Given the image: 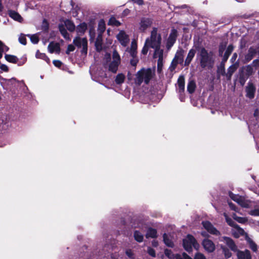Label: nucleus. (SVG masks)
I'll use <instances>...</instances> for the list:
<instances>
[{
  "label": "nucleus",
  "mask_w": 259,
  "mask_h": 259,
  "mask_svg": "<svg viewBox=\"0 0 259 259\" xmlns=\"http://www.w3.org/2000/svg\"><path fill=\"white\" fill-rule=\"evenodd\" d=\"M224 47H223V46H221L220 47V49H219V53L220 54H222L223 51H224Z\"/></svg>",
  "instance_id": "64"
},
{
  "label": "nucleus",
  "mask_w": 259,
  "mask_h": 259,
  "mask_svg": "<svg viewBox=\"0 0 259 259\" xmlns=\"http://www.w3.org/2000/svg\"><path fill=\"white\" fill-rule=\"evenodd\" d=\"M8 14L10 17L16 21L21 22L22 20V18L21 16L17 12L14 11L9 10L8 11Z\"/></svg>",
  "instance_id": "28"
},
{
  "label": "nucleus",
  "mask_w": 259,
  "mask_h": 259,
  "mask_svg": "<svg viewBox=\"0 0 259 259\" xmlns=\"http://www.w3.org/2000/svg\"><path fill=\"white\" fill-rule=\"evenodd\" d=\"M108 24L109 25L118 26L120 25V22L119 21H118L117 20H116V19L115 17H112L109 20Z\"/></svg>",
  "instance_id": "41"
},
{
  "label": "nucleus",
  "mask_w": 259,
  "mask_h": 259,
  "mask_svg": "<svg viewBox=\"0 0 259 259\" xmlns=\"http://www.w3.org/2000/svg\"><path fill=\"white\" fill-rule=\"evenodd\" d=\"M125 253H126V254L127 255V256L128 257H129L130 258H134V257H135L134 254L131 249L126 250Z\"/></svg>",
  "instance_id": "50"
},
{
  "label": "nucleus",
  "mask_w": 259,
  "mask_h": 259,
  "mask_svg": "<svg viewBox=\"0 0 259 259\" xmlns=\"http://www.w3.org/2000/svg\"><path fill=\"white\" fill-rule=\"evenodd\" d=\"M195 88V82L193 80H191L188 84L187 91L189 93L192 94L194 92Z\"/></svg>",
  "instance_id": "39"
},
{
  "label": "nucleus",
  "mask_w": 259,
  "mask_h": 259,
  "mask_svg": "<svg viewBox=\"0 0 259 259\" xmlns=\"http://www.w3.org/2000/svg\"><path fill=\"white\" fill-rule=\"evenodd\" d=\"M3 46V42L0 40V58H1L3 56V54H2Z\"/></svg>",
  "instance_id": "63"
},
{
  "label": "nucleus",
  "mask_w": 259,
  "mask_h": 259,
  "mask_svg": "<svg viewBox=\"0 0 259 259\" xmlns=\"http://www.w3.org/2000/svg\"><path fill=\"white\" fill-rule=\"evenodd\" d=\"M154 49L153 57L154 58H158L157 70L158 72H160L162 70L163 66V50L161 49L160 47Z\"/></svg>",
  "instance_id": "7"
},
{
  "label": "nucleus",
  "mask_w": 259,
  "mask_h": 259,
  "mask_svg": "<svg viewBox=\"0 0 259 259\" xmlns=\"http://www.w3.org/2000/svg\"><path fill=\"white\" fill-rule=\"evenodd\" d=\"M221 248L222 249L225 256L226 258H230L231 256L232 253L227 247L222 246Z\"/></svg>",
  "instance_id": "44"
},
{
  "label": "nucleus",
  "mask_w": 259,
  "mask_h": 259,
  "mask_svg": "<svg viewBox=\"0 0 259 259\" xmlns=\"http://www.w3.org/2000/svg\"><path fill=\"white\" fill-rule=\"evenodd\" d=\"M138 63V59L136 57L135 58H133V59L131 60V64L132 66H136Z\"/></svg>",
  "instance_id": "55"
},
{
  "label": "nucleus",
  "mask_w": 259,
  "mask_h": 259,
  "mask_svg": "<svg viewBox=\"0 0 259 259\" xmlns=\"http://www.w3.org/2000/svg\"><path fill=\"white\" fill-rule=\"evenodd\" d=\"M135 83L140 85L142 83L148 84L153 76V72L151 68H142L138 71L135 75Z\"/></svg>",
  "instance_id": "2"
},
{
  "label": "nucleus",
  "mask_w": 259,
  "mask_h": 259,
  "mask_svg": "<svg viewBox=\"0 0 259 259\" xmlns=\"http://www.w3.org/2000/svg\"><path fill=\"white\" fill-rule=\"evenodd\" d=\"M177 37V31L175 29H172L168 36L167 41L166 47L168 49H170L175 44Z\"/></svg>",
  "instance_id": "14"
},
{
  "label": "nucleus",
  "mask_w": 259,
  "mask_h": 259,
  "mask_svg": "<svg viewBox=\"0 0 259 259\" xmlns=\"http://www.w3.org/2000/svg\"><path fill=\"white\" fill-rule=\"evenodd\" d=\"M116 37L123 47H126L130 42L129 36L123 30L120 31Z\"/></svg>",
  "instance_id": "10"
},
{
  "label": "nucleus",
  "mask_w": 259,
  "mask_h": 259,
  "mask_svg": "<svg viewBox=\"0 0 259 259\" xmlns=\"http://www.w3.org/2000/svg\"><path fill=\"white\" fill-rule=\"evenodd\" d=\"M220 241H224L232 251H237V246L235 244L233 240L230 238L227 237H223L220 239Z\"/></svg>",
  "instance_id": "15"
},
{
  "label": "nucleus",
  "mask_w": 259,
  "mask_h": 259,
  "mask_svg": "<svg viewBox=\"0 0 259 259\" xmlns=\"http://www.w3.org/2000/svg\"><path fill=\"white\" fill-rule=\"evenodd\" d=\"M75 50V47L72 45H69L68 46L67 50H66V54H69L70 52H73Z\"/></svg>",
  "instance_id": "51"
},
{
  "label": "nucleus",
  "mask_w": 259,
  "mask_h": 259,
  "mask_svg": "<svg viewBox=\"0 0 259 259\" xmlns=\"http://www.w3.org/2000/svg\"><path fill=\"white\" fill-rule=\"evenodd\" d=\"M53 64L56 67L58 68H61V66L62 65V63L59 60H54Z\"/></svg>",
  "instance_id": "54"
},
{
  "label": "nucleus",
  "mask_w": 259,
  "mask_h": 259,
  "mask_svg": "<svg viewBox=\"0 0 259 259\" xmlns=\"http://www.w3.org/2000/svg\"><path fill=\"white\" fill-rule=\"evenodd\" d=\"M132 1L139 6H142L144 4L143 0H132Z\"/></svg>",
  "instance_id": "57"
},
{
  "label": "nucleus",
  "mask_w": 259,
  "mask_h": 259,
  "mask_svg": "<svg viewBox=\"0 0 259 259\" xmlns=\"http://www.w3.org/2000/svg\"><path fill=\"white\" fill-rule=\"evenodd\" d=\"M233 218L238 223L241 224L245 223L247 221V220L245 218L237 217L235 214L233 215Z\"/></svg>",
  "instance_id": "45"
},
{
  "label": "nucleus",
  "mask_w": 259,
  "mask_h": 259,
  "mask_svg": "<svg viewBox=\"0 0 259 259\" xmlns=\"http://www.w3.org/2000/svg\"><path fill=\"white\" fill-rule=\"evenodd\" d=\"M125 75L123 74H122V73L118 74L115 77V83L117 84H120L122 83L125 80Z\"/></svg>",
  "instance_id": "38"
},
{
  "label": "nucleus",
  "mask_w": 259,
  "mask_h": 259,
  "mask_svg": "<svg viewBox=\"0 0 259 259\" xmlns=\"http://www.w3.org/2000/svg\"><path fill=\"white\" fill-rule=\"evenodd\" d=\"M229 205L230 207V208L232 209V210H234L236 211H237V209H236V206L234 205V204H233L231 202H229Z\"/></svg>",
  "instance_id": "61"
},
{
  "label": "nucleus",
  "mask_w": 259,
  "mask_h": 259,
  "mask_svg": "<svg viewBox=\"0 0 259 259\" xmlns=\"http://www.w3.org/2000/svg\"><path fill=\"white\" fill-rule=\"evenodd\" d=\"M0 68L6 72L8 71L9 70L8 66L5 64L1 65Z\"/></svg>",
  "instance_id": "58"
},
{
  "label": "nucleus",
  "mask_w": 259,
  "mask_h": 259,
  "mask_svg": "<svg viewBox=\"0 0 259 259\" xmlns=\"http://www.w3.org/2000/svg\"><path fill=\"white\" fill-rule=\"evenodd\" d=\"M196 51L195 50L192 49H191L187 55V57L185 61V65L188 66L192 60L195 55Z\"/></svg>",
  "instance_id": "25"
},
{
  "label": "nucleus",
  "mask_w": 259,
  "mask_h": 259,
  "mask_svg": "<svg viewBox=\"0 0 259 259\" xmlns=\"http://www.w3.org/2000/svg\"><path fill=\"white\" fill-rule=\"evenodd\" d=\"M41 27V30L42 31H47L48 30V29H49V23L47 21V20H46L45 19H44L43 20Z\"/></svg>",
  "instance_id": "48"
},
{
  "label": "nucleus",
  "mask_w": 259,
  "mask_h": 259,
  "mask_svg": "<svg viewBox=\"0 0 259 259\" xmlns=\"http://www.w3.org/2000/svg\"><path fill=\"white\" fill-rule=\"evenodd\" d=\"M105 59L106 60V63L104 64L105 67L108 68L109 71L114 73H116L121 62L120 57L118 52L114 50L112 57L109 54H106L105 56Z\"/></svg>",
  "instance_id": "1"
},
{
  "label": "nucleus",
  "mask_w": 259,
  "mask_h": 259,
  "mask_svg": "<svg viewBox=\"0 0 259 259\" xmlns=\"http://www.w3.org/2000/svg\"><path fill=\"white\" fill-rule=\"evenodd\" d=\"M229 196L234 201L243 207L248 208L251 206V202L246 199L244 197L229 192Z\"/></svg>",
  "instance_id": "6"
},
{
  "label": "nucleus",
  "mask_w": 259,
  "mask_h": 259,
  "mask_svg": "<svg viewBox=\"0 0 259 259\" xmlns=\"http://www.w3.org/2000/svg\"><path fill=\"white\" fill-rule=\"evenodd\" d=\"M232 234L233 236L235 238H239L241 236H243L244 234L246 235L244 230L239 227L238 225H235L234 228L231 231Z\"/></svg>",
  "instance_id": "18"
},
{
  "label": "nucleus",
  "mask_w": 259,
  "mask_h": 259,
  "mask_svg": "<svg viewBox=\"0 0 259 259\" xmlns=\"http://www.w3.org/2000/svg\"><path fill=\"white\" fill-rule=\"evenodd\" d=\"M224 216L226 218V222H227L228 225H229L231 226H232L233 228L234 227L235 225H237L231 219L229 218L225 213H224Z\"/></svg>",
  "instance_id": "46"
},
{
  "label": "nucleus",
  "mask_w": 259,
  "mask_h": 259,
  "mask_svg": "<svg viewBox=\"0 0 259 259\" xmlns=\"http://www.w3.org/2000/svg\"><path fill=\"white\" fill-rule=\"evenodd\" d=\"M255 92V88L253 83H248L246 87V96L250 99L254 98Z\"/></svg>",
  "instance_id": "19"
},
{
  "label": "nucleus",
  "mask_w": 259,
  "mask_h": 259,
  "mask_svg": "<svg viewBox=\"0 0 259 259\" xmlns=\"http://www.w3.org/2000/svg\"><path fill=\"white\" fill-rule=\"evenodd\" d=\"M135 239L138 242H142L143 241L144 235L139 231H135L134 233Z\"/></svg>",
  "instance_id": "35"
},
{
  "label": "nucleus",
  "mask_w": 259,
  "mask_h": 259,
  "mask_svg": "<svg viewBox=\"0 0 259 259\" xmlns=\"http://www.w3.org/2000/svg\"><path fill=\"white\" fill-rule=\"evenodd\" d=\"M137 43L135 39H133L131 43V48L129 49V53L133 58L137 56Z\"/></svg>",
  "instance_id": "20"
},
{
  "label": "nucleus",
  "mask_w": 259,
  "mask_h": 259,
  "mask_svg": "<svg viewBox=\"0 0 259 259\" xmlns=\"http://www.w3.org/2000/svg\"><path fill=\"white\" fill-rule=\"evenodd\" d=\"M246 240L249 244L250 248L252 251L255 252L257 250V245L247 235H246Z\"/></svg>",
  "instance_id": "34"
},
{
  "label": "nucleus",
  "mask_w": 259,
  "mask_h": 259,
  "mask_svg": "<svg viewBox=\"0 0 259 259\" xmlns=\"http://www.w3.org/2000/svg\"><path fill=\"white\" fill-rule=\"evenodd\" d=\"M150 48V46L148 45H146V42L145 43V45L142 50V53L144 55L147 54L148 51V48Z\"/></svg>",
  "instance_id": "52"
},
{
  "label": "nucleus",
  "mask_w": 259,
  "mask_h": 259,
  "mask_svg": "<svg viewBox=\"0 0 259 259\" xmlns=\"http://www.w3.org/2000/svg\"><path fill=\"white\" fill-rule=\"evenodd\" d=\"M157 236V231L155 229L149 228L146 234V238H155Z\"/></svg>",
  "instance_id": "36"
},
{
  "label": "nucleus",
  "mask_w": 259,
  "mask_h": 259,
  "mask_svg": "<svg viewBox=\"0 0 259 259\" xmlns=\"http://www.w3.org/2000/svg\"><path fill=\"white\" fill-rule=\"evenodd\" d=\"M177 84L179 93H183L185 90V79L184 76H181L179 77Z\"/></svg>",
  "instance_id": "23"
},
{
  "label": "nucleus",
  "mask_w": 259,
  "mask_h": 259,
  "mask_svg": "<svg viewBox=\"0 0 259 259\" xmlns=\"http://www.w3.org/2000/svg\"><path fill=\"white\" fill-rule=\"evenodd\" d=\"M88 28V25L85 22H83L77 26L76 31L78 35H81L84 33Z\"/></svg>",
  "instance_id": "22"
},
{
  "label": "nucleus",
  "mask_w": 259,
  "mask_h": 259,
  "mask_svg": "<svg viewBox=\"0 0 259 259\" xmlns=\"http://www.w3.org/2000/svg\"><path fill=\"white\" fill-rule=\"evenodd\" d=\"M244 71L245 74L247 76H249L252 74L253 72V69L251 65H249L244 68Z\"/></svg>",
  "instance_id": "43"
},
{
  "label": "nucleus",
  "mask_w": 259,
  "mask_h": 259,
  "mask_svg": "<svg viewBox=\"0 0 259 259\" xmlns=\"http://www.w3.org/2000/svg\"><path fill=\"white\" fill-rule=\"evenodd\" d=\"M202 244L205 251L207 252H212L215 249L214 243L208 239H204L202 242Z\"/></svg>",
  "instance_id": "11"
},
{
  "label": "nucleus",
  "mask_w": 259,
  "mask_h": 259,
  "mask_svg": "<svg viewBox=\"0 0 259 259\" xmlns=\"http://www.w3.org/2000/svg\"><path fill=\"white\" fill-rule=\"evenodd\" d=\"M252 64L255 67H258L259 66V60H258V59L254 60L252 62Z\"/></svg>",
  "instance_id": "59"
},
{
  "label": "nucleus",
  "mask_w": 259,
  "mask_h": 259,
  "mask_svg": "<svg viewBox=\"0 0 259 259\" xmlns=\"http://www.w3.org/2000/svg\"><path fill=\"white\" fill-rule=\"evenodd\" d=\"M183 246L185 249L188 252H191L192 250V247L196 250H198L199 248V244L197 242L194 237L191 235H188L183 239Z\"/></svg>",
  "instance_id": "5"
},
{
  "label": "nucleus",
  "mask_w": 259,
  "mask_h": 259,
  "mask_svg": "<svg viewBox=\"0 0 259 259\" xmlns=\"http://www.w3.org/2000/svg\"><path fill=\"white\" fill-rule=\"evenodd\" d=\"M6 60L11 63H18V65H23L26 61L25 57H23L21 61H19V59L15 56L6 54L5 56Z\"/></svg>",
  "instance_id": "13"
},
{
  "label": "nucleus",
  "mask_w": 259,
  "mask_h": 259,
  "mask_svg": "<svg viewBox=\"0 0 259 259\" xmlns=\"http://www.w3.org/2000/svg\"><path fill=\"white\" fill-rule=\"evenodd\" d=\"M49 52L51 53L59 54L60 52V46L58 42H51L48 47Z\"/></svg>",
  "instance_id": "17"
},
{
  "label": "nucleus",
  "mask_w": 259,
  "mask_h": 259,
  "mask_svg": "<svg viewBox=\"0 0 259 259\" xmlns=\"http://www.w3.org/2000/svg\"><path fill=\"white\" fill-rule=\"evenodd\" d=\"M19 41L20 44L25 45L26 44V36L24 34L21 33L19 37Z\"/></svg>",
  "instance_id": "47"
},
{
  "label": "nucleus",
  "mask_w": 259,
  "mask_h": 259,
  "mask_svg": "<svg viewBox=\"0 0 259 259\" xmlns=\"http://www.w3.org/2000/svg\"><path fill=\"white\" fill-rule=\"evenodd\" d=\"M58 28H59L60 33H61L62 36L64 37V38H65L66 39H67V40H70V38L69 34L67 32V31L66 29V27L65 25H64V23L59 24V26H58Z\"/></svg>",
  "instance_id": "21"
},
{
  "label": "nucleus",
  "mask_w": 259,
  "mask_h": 259,
  "mask_svg": "<svg viewBox=\"0 0 259 259\" xmlns=\"http://www.w3.org/2000/svg\"><path fill=\"white\" fill-rule=\"evenodd\" d=\"M256 53V50L253 48H250L248 51L247 54L245 56V59L247 62L250 61L255 55Z\"/></svg>",
  "instance_id": "26"
},
{
  "label": "nucleus",
  "mask_w": 259,
  "mask_h": 259,
  "mask_svg": "<svg viewBox=\"0 0 259 259\" xmlns=\"http://www.w3.org/2000/svg\"><path fill=\"white\" fill-rule=\"evenodd\" d=\"M161 42L160 34L157 33V28H153L150 37L146 39V45H149L150 48L154 49L160 47Z\"/></svg>",
  "instance_id": "3"
},
{
  "label": "nucleus",
  "mask_w": 259,
  "mask_h": 259,
  "mask_svg": "<svg viewBox=\"0 0 259 259\" xmlns=\"http://www.w3.org/2000/svg\"><path fill=\"white\" fill-rule=\"evenodd\" d=\"M147 251L149 254L151 256H155V251L153 248L151 247H148Z\"/></svg>",
  "instance_id": "53"
},
{
  "label": "nucleus",
  "mask_w": 259,
  "mask_h": 259,
  "mask_svg": "<svg viewBox=\"0 0 259 259\" xmlns=\"http://www.w3.org/2000/svg\"><path fill=\"white\" fill-rule=\"evenodd\" d=\"M238 259H251L249 251L246 250L245 251H238L237 252Z\"/></svg>",
  "instance_id": "24"
},
{
  "label": "nucleus",
  "mask_w": 259,
  "mask_h": 259,
  "mask_svg": "<svg viewBox=\"0 0 259 259\" xmlns=\"http://www.w3.org/2000/svg\"><path fill=\"white\" fill-rule=\"evenodd\" d=\"M106 29L105 22L103 19H101L98 23V34H101L105 31Z\"/></svg>",
  "instance_id": "32"
},
{
  "label": "nucleus",
  "mask_w": 259,
  "mask_h": 259,
  "mask_svg": "<svg viewBox=\"0 0 259 259\" xmlns=\"http://www.w3.org/2000/svg\"><path fill=\"white\" fill-rule=\"evenodd\" d=\"M35 56L37 58H40V59L44 60L48 63H50V60L49 58L44 53H41L39 52L38 51H37L36 53Z\"/></svg>",
  "instance_id": "40"
},
{
  "label": "nucleus",
  "mask_w": 259,
  "mask_h": 259,
  "mask_svg": "<svg viewBox=\"0 0 259 259\" xmlns=\"http://www.w3.org/2000/svg\"><path fill=\"white\" fill-rule=\"evenodd\" d=\"M130 13V10L128 9H125L123 11V13H122V16H126L127 15H128Z\"/></svg>",
  "instance_id": "60"
},
{
  "label": "nucleus",
  "mask_w": 259,
  "mask_h": 259,
  "mask_svg": "<svg viewBox=\"0 0 259 259\" xmlns=\"http://www.w3.org/2000/svg\"><path fill=\"white\" fill-rule=\"evenodd\" d=\"M197 57L199 58L200 66L202 68L211 65V58L204 48L200 49Z\"/></svg>",
  "instance_id": "4"
},
{
  "label": "nucleus",
  "mask_w": 259,
  "mask_h": 259,
  "mask_svg": "<svg viewBox=\"0 0 259 259\" xmlns=\"http://www.w3.org/2000/svg\"><path fill=\"white\" fill-rule=\"evenodd\" d=\"M184 51L182 49H179L171 62L170 68L172 70L175 69L178 64H181L183 62Z\"/></svg>",
  "instance_id": "8"
},
{
  "label": "nucleus",
  "mask_w": 259,
  "mask_h": 259,
  "mask_svg": "<svg viewBox=\"0 0 259 259\" xmlns=\"http://www.w3.org/2000/svg\"><path fill=\"white\" fill-rule=\"evenodd\" d=\"M164 254L169 259H176L177 256H180L179 254H175L170 249H168L164 250Z\"/></svg>",
  "instance_id": "37"
},
{
  "label": "nucleus",
  "mask_w": 259,
  "mask_h": 259,
  "mask_svg": "<svg viewBox=\"0 0 259 259\" xmlns=\"http://www.w3.org/2000/svg\"><path fill=\"white\" fill-rule=\"evenodd\" d=\"M39 41L38 34H33V44H37Z\"/></svg>",
  "instance_id": "56"
},
{
  "label": "nucleus",
  "mask_w": 259,
  "mask_h": 259,
  "mask_svg": "<svg viewBox=\"0 0 259 259\" xmlns=\"http://www.w3.org/2000/svg\"><path fill=\"white\" fill-rule=\"evenodd\" d=\"M238 66V64H234L232 65L228 69V72L226 74V76L228 79H230L233 74V73L236 70Z\"/></svg>",
  "instance_id": "29"
},
{
  "label": "nucleus",
  "mask_w": 259,
  "mask_h": 259,
  "mask_svg": "<svg viewBox=\"0 0 259 259\" xmlns=\"http://www.w3.org/2000/svg\"><path fill=\"white\" fill-rule=\"evenodd\" d=\"M152 21L149 18H143L140 23L139 29L141 31H144L151 26Z\"/></svg>",
  "instance_id": "16"
},
{
  "label": "nucleus",
  "mask_w": 259,
  "mask_h": 259,
  "mask_svg": "<svg viewBox=\"0 0 259 259\" xmlns=\"http://www.w3.org/2000/svg\"><path fill=\"white\" fill-rule=\"evenodd\" d=\"M163 239L164 243L169 247H172L173 243L170 239H169L168 235L164 233L163 235Z\"/></svg>",
  "instance_id": "42"
},
{
  "label": "nucleus",
  "mask_w": 259,
  "mask_h": 259,
  "mask_svg": "<svg viewBox=\"0 0 259 259\" xmlns=\"http://www.w3.org/2000/svg\"><path fill=\"white\" fill-rule=\"evenodd\" d=\"M73 44L78 48H82V52H87L88 41L86 38L76 37L73 39Z\"/></svg>",
  "instance_id": "9"
},
{
  "label": "nucleus",
  "mask_w": 259,
  "mask_h": 259,
  "mask_svg": "<svg viewBox=\"0 0 259 259\" xmlns=\"http://www.w3.org/2000/svg\"><path fill=\"white\" fill-rule=\"evenodd\" d=\"M8 50H9V48L7 46H5L3 44V48H2V53L3 52H5L8 51Z\"/></svg>",
  "instance_id": "62"
},
{
  "label": "nucleus",
  "mask_w": 259,
  "mask_h": 259,
  "mask_svg": "<svg viewBox=\"0 0 259 259\" xmlns=\"http://www.w3.org/2000/svg\"><path fill=\"white\" fill-rule=\"evenodd\" d=\"M249 214L253 216H259V208L250 210Z\"/></svg>",
  "instance_id": "49"
},
{
  "label": "nucleus",
  "mask_w": 259,
  "mask_h": 259,
  "mask_svg": "<svg viewBox=\"0 0 259 259\" xmlns=\"http://www.w3.org/2000/svg\"><path fill=\"white\" fill-rule=\"evenodd\" d=\"M94 25V23L92 21H91L89 24V34L90 36V39L92 40H93L95 37V29Z\"/></svg>",
  "instance_id": "30"
},
{
  "label": "nucleus",
  "mask_w": 259,
  "mask_h": 259,
  "mask_svg": "<svg viewBox=\"0 0 259 259\" xmlns=\"http://www.w3.org/2000/svg\"><path fill=\"white\" fill-rule=\"evenodd\" d=\"M95 47L97 51L102 50V34H98L95 41Z\"/></svg>",
  "instance_id": "27"
},
{
  "label": "nucleus",
  "mask_w": 259,
  "mask_h": 259,
  "mask_svg": "<svg viewBox=\"0 0 259 259\" xmlns=\"http://www.w3.org/2000/svg\"><path fill=\"white\" fill-rule=\"evenodd\" d=\"M66 28L70 32H73L75 29V26L71 21L69 20H66L64 22Z\"/></svg>",
  "instance_id": "31"
},
{
  "label": "nucleus",
  "mask_w": 259,
  "mask_h": 259,
  "mask_svg": "<svg viewBox=\"0 0 259 259\" xmlns=\"http://www.w3.org/2000/svg\"><path fill=\"white\" fill-rule=\"evenodd\" d=\"M233 49H234V47L231 45H229L228 47V48H227V50H226V52H225V54H224V55L223 56V59L224 61L225 62V61H226L228 60L230 55L231 54L232 52L233 51Z\"/></svg>",
  "instance_id": "33"
},
{
  "label": "nucleus",
  "mask_w": 259,
  "mask_h": 259,
  "mask_svg": "<svg viewBox=\"0 0 259 259\" xmlns=\"http://www.w3.org/2000/svg\"><path fill=\"white\" fill-rule=\"evenodd\" d=\"M203 227L207 231L214 235L219 236L220 235V232L215 228L208 221L202 222Z\"/></svg>",
  "instance_id": "12"
}]
</instances>
